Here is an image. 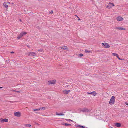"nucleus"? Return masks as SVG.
I'll use <instances>...</instances> for the list:
<instances>
[{"label":"nucleus","mask_w":128,"mask_h":128,"mask_svg":"<svg viewBox=\"0 0 128 128\" xmlns=\"http://www.w3.org/2000/svg\"><path fill=\"white\" fill-rule=\"evenodd\" d=\"M27 34V32H22L17 37L18 39H19L21 38L23 36L26 35Z\"/></svg>","instance_id":"f257e3e1"},{"label":"nucleus","mask_w":128,"mask_h":128,"mask_svg":"<svg viewBox=\"0 0 128 128\" xmlns=\"http://www.w3.org/2000/svg\"><path fill=\"white\" fill-rule=\"evenodd\" d=\"M115 98L114 96H112V98L110 99V101L109 102V104H110L112 105L115 102Z\"/></svg>","instance_id":"f03ea898"},{"label":"nucleus","mask_w":128,"mask_h":128,"mask_svg":"<svg viewBox=\"0 0 128 128\" xmlns=\"http://www.w3.org/2000/svg\"><path fill=\"white\" fill-rule=\"evenodd\" d=\"M102 46L105 48H108L110 47L109 44L106 42L103 43L102 44Z\"/></svg>","instance_id":"7ed1b4c3"},{"label":"nucleus","mask_w":128,"mask_h":128,"mask_svg":"<svg viewBox=\"0 0 128 128\" xmlns=\"http://www.w3.org/2000/svg\"><path fill=\"white\" fill-rule=\"evenodd\" d=\"M56 80H54L48 81V83L49 85L54 84H56Z\"/></svg>","instance_id":"20e7f679"},{"label":"nucleus","mask_w":128,"mask_h":128,"mask_svg":"<svg viewBox=\"0 0 128 128\" xmlns=\"http://www.w3.org/2000/svg\"><path fill=\"white\" fill-rule=\"evenodd\" d=\"M91 111V110L89 109L88 108H84L81 110V111L83 112H90Z\"/></svg>","instance_id":"39448f33"},{"label":"nucleus","mask_w":128,"mask_h":128,"mask_svg":"<svg viewBox=\"0 0 128 128\" xmlns=\"http://www.w3.org/2000/svg\"><path fill=\"white\" fill-rule=\"evenodd\" d=\"M114 6V5L113 3H110L107 6V8L108 9H110Z\"/></svg>","instance_id":"423d86ee"},{"label":"nucleus","mask_w":128,"mask_h":128,"mask_svg":"<svg viewBox=\"0 0 128 128\" xmlns=\"http://www.w3.org/2000/svg\"><path fill=\"white\" fill-rule=\"evenodd\" d=\"M28 54V56H35L36 55V54L34 52H32L28 53L26 54Z\"/></svg>","instance_id":"0eeeda50"},{"label":"nucleus","mask_w":128,"mask_h":128,"mask_svg":"<svg viewBox=\"0 0 128 128\" xmlns=\"http://www.w3.org/2000/svg\"><path fill=\"white\" fill-rule=\"evenodd\" d=\"M14 115L17 117H20L21 116V114L20 112H15L14 114Z\"/></svg>","instance_id":"6e6552de"},{"label":"nucleus","mask_w":128,"mask_h":128,"mask_svg":"<svg viewBox=\"0 0 128 128\" xmlns=\"http://www.w3.org/2000/svg\"><path fill=\"white\" fill-rule=\"evenodd\" d=\"M0 121L2 123H3L4 122H7L8 121V120L6 118H5L4 119L2 118L0 120Z\"/></svg>","instance_id":"1a4fd4ad"},{"label":"nucleus","mask_w":128,"mask_h":128,"mask_svg":"<svg viewBox=\"0 0 128 128\" xmlns=\"http://www.w3.org/2000/svg\"><path fill=\"white\" fill-rule=\"evenodd\" d=\"M115 29L119 30H125L126 29L125 28L122 27H115Z\"/></svg>","instance_id":"9d476101"},{"label":"nucleus","mask_w":128,"mask_h":128,"mask_svg":"<svg viewBox=\"0 0 128 128\" xmlns=\"http://www.w3.org/2000/svg\"><path fill=\"white\" fill-rule=\"evenodd\" d=\"M66 87L68 88L69 89L72 90L73 89V87L72 85H69L66 86Z\"/></svg>","instance_id":"9b49d317"},{"label":"nucleus","mask_w":128,"mask_h":128,"mask_svg":"<svg viewBox=\"0 0 128 128\" xmlns=\"http://www.w3.org/2000/svg\"><path fill=\"white\" fill-rule=\"evenodd\" d=\"M117 20L118 21H120L123 20V18L122 17L119 16L117 18Z\"/></svg>","instance_id":"f8f14e48"},{"label":"nucleus","mask_w":128,"mask_h":128,"mask_svg":"<svg viewBox=\"0 0 128 128\" xmlns=\"http://www.w3.org/2000/svg\"><path fill=\"white\" fill-rule=\"evenodd\" d=\"M88 94H89L92 95L94 96H96L97 94V93L95 91H93L92 92L90 93L88 92Z\"/></svg>","instance_id":"ddd939ff"},{"label":"nucleus","mask_w":128,"mask_h":128,"mask_svg":"<svg viewBox=\"0 0 128 128\" xmlns=\"http://www.w3.org/2000/svg\"><path fill=\"white\" fill-rule=\"evenodd\" d=\"M63 92L64 94H67L70 93V90H64Z\"/></svg>","instance_id":"4468645a"},{"label":"nucleus","mask_w":128,"mask_h":128,"mask_svg":"<svg viewBox=\"0 0 128 128\" xmlns=\"http://www.w3.org/2000/svg\"><path fill=\"white\" fill-rule=\"evenodd\" d=\"M115 125L118 128L120 127L121 126V124L120 123H116Z\"/></svg>","instance_id":"2eb2a0df"},{"label":"nucleus","mask_w":128,"mask_h":128,"mask_svg":"<svg viewBox=\"0 0 128 128\" xmlns=\"http://www.w3.org/2000/svg\"><path fill=\"white\" fill-rule=\"evenodd\" d=\"M56 115L58 116H64V114L63 113H60V114L58 113V112H56Z\"/></svg>","instance_id":"dca6fc26"},{"label":"nucleus","mask_w":128,"mask_h":128,"mask_svg":"<svg viewBox=\"0 0 128 128\" xmlns=\"http://www.w3.org/2000/svg\"><path fill=\"white\" fill-rule=\"evenodd\" d=\"M61 48L64 50H68V48H67L66 46H63L61 47Z\"/></svg>","instance_id":"f3484780"},{"label":"nucleus","mask_w":128,"mask_h":128,"mask_svg":"<svg viewBox=\"0 0 128 128\" xmlns=\"http://www.w3.org/2000/svg\"><path fill=\"white\" fill-rule=\"evenodd\" d=\"M24 126L28 128H30L31 127V125L30 124H24Z\"/></svg>","instance_id":"a211bd4d"},{"label":"nucleus","mask_w":128,"mask_h":128,"mask_svg":"<svg viewBox=\"0 0 128 128\" xmlns=\"http://www.w3.org/2000/svg\"><path fill=\"white\" fill-rule=\"evenodd\" d=\"M4 6L6 8H8V6L7 5L6 2H4Z\"/></svg>","instance_id":"6ab92c4d"},{"label":"nucleus","mask_w":128,"mask_h":128,"mask_svg":"<svg viewBox=\"0 0 128 128\" xmlns=\"http://www.w3.org/2000/svg\"><path fill=\"white\" fill-rule=\"evenodd\" d=\"M112 54L114 56H116L117 57L118 56V55L116 54H115V53H113Z\"/></svg>","instance_id":"aec40b11"},{"label":"nucleus","mask_w":128,"mask_h":128,"mask_svg":"<svg viewBox=\"0 0 128 128\" xmlns=\"http://www.w3.org/2000/svg\"><path fill=\"white\" fill-rule=\"evenodd\" d=\"M33 111H39V110H41V108H39L36 109V110H33Z\"/></svg>","instance_id":"412c9836"},{"label":"nucleus","mask_w":128,"mask_h":128,"mask_svg":"<svg viewBox=\"0 0 128 128\" xmlns=\"http://www.w3.org/2000/svg\"><path fill=\"white\" fill-rule=\"evenodd\" d=\"M77 127H78V128H85L84 126H80V125L78 126H77Z\"/></svg>","instance_id":"4be33fe9"},{"label":"nucleus","mask_w":128,"mask_h":128,"mask_svg":"<svg viewBox=\"0 0 128 128\" xmlns=\"http://www.w3.org/2000/svg\"><path fill=\"white\" fill-rule=\"evenodd\" d=\"M85 52L86 53H89L90 52H91L90 51H88L87 50H86Z\"/></svg>","instance_id":"5701e85b"},{"label":"nucleus","mask_w":128,"mask_h":128,"mask_svg":"<svg viewBox=\"0 0 128 128\" xmlns=\"http://www.w3.org/2000/svg\"><path fill=\"white\" fill-rule=\"evenodd\" d=\"M41 108V110H44L46 109V108L45 107H43L42 108Z\"/></svg>","instance_id":"b1692460"},{"label":"nucleus","mask_w":128,"mask_h":128,"mask_svg":"<svg viewBox=\"0 0 128 128\" xmlns=\"http://www.w3.org/2000/svg\"><path fill=\"white\" fill-rule=\"evenodd\" d=\"M83 55L82 54H79L78 56H79L82 57L83 56Z\"/></svg>","instance_id":"393cba45"},{"label":"nucleus","mask_w":128,"mask_h":128,"mask_svg":"<svg viewBox=\"0 0 128 128\" xmlns=\"http://www.w3.org/2000/svg\"><path fill=\"white\" fill-rule=\"evenodd\" d=\"M71 125V124H65V126H70Z\"/></svg>","instance_id":"a878e982"},{"label":"nucleus","mask_w":128,"mask_h":128,"mask_svg":"<svg viewBox=\"0 0 128 128\" xmlns=\"http://www.w3.org/2000/svg\"><path fill=\"white\" fill-rule=\"evenodd\" d=\"M49 13L50 14H53V11H52L51 12H50Z\"/></svg>","instance_id":"bb28decb"},{"label":"nucleus","mask_w":128,"mask_h":128,"mask_svg":"<svg viewBox=\"0 0 128 128\" xmlns=\"http://www.w3.org/2000/svg\"><path fill=\"white\" fill-rule=\"evenodd\" d=\"M67 120V121H68L69 122H70V121H72V120Z\"/></svg>","instance_id":"cd10ccee"},{"label":"nucleus","mask_w":128,"mask_h":128,"mask_svg":"<svg viewBox=\"0 0 128 128\" xmlns=\"http://www.w3.org/2000/svg\"><path fill=\"white\" fill-rule=\"evenodd\" d=\"M38 51L40 52H43V50L42 49H40L38 50Z\"/></svg>","instance_id":"c85d7f7f"},{"label":"nucleus","mask_w":128,"mask_h":128,"mask_svg":"<svg viewBox=\"0 0 128 128\" xmlns=\"http://www.w3.org/2000/svg\"><path fill=\"white\" fill-rule=\"evenodd\" d=\"M117 58H118V59L119 60H121V59L119 57V56H118L117 57Z\"/></svg>","instance_id":"c756f323"},{"label":"nucleus","mask_w":128,"mask_h":128,"mask_svg":"<svg viewBox=\"0 0 128 128\" xmlns=\"http://www.w3.org/2000/svg\"><path fill=\"white\" fill-rule=\"evenodd\" d=\"M11 91L13 92H16V90H11Z\"/></svg>","instance_id":"7c9ffc66"},{"label":"nucleus","mask_w":128,"mask_h":128,"mask_svg":"<svg viewBox=\"0 0 128 128\" xmlns=\"http://www.w3.org/2000/svg\"><path fill=\"white\" fill-rule=\"evenodd\" d=\"M125 104H126V105H127L128 106V103L125 102Z\"/></svg>","instance_id":"2f4dec72"},{"label":"nucleus","mask_w":128,"mask_h":128,"mask_svg":"<svg viewBox=\"0 0 128 128\" xmlns=\"http://www.w3.org/2000/svg\"><path fill=\"white\" fill-rule=\"evenodd\" d=\"M16 92H17L18 93H20V91H16Z\"/></svg>","instance_id":"473e14b6"},{"label":"nucleus","mask_w":128,"mask_h":128,"mask_svg":"<svg viewBox=\"0 0 128 128\" xmlns=\"http://www.w3.org/2000/svg\"><path fill=\"white\" fill-rule=\"evenodd\" d=\"M11 54H13L14 53V52H11Z\"/></svg>","instance_id":"72a5a7b5"},{"label":"nucleus","mask_w":128,"mask_h":128,"mask_svg":"<svg viewBox=\"0 0 128 128\" xmlns=\"http://www.w3.org/2000/svg\"><path fill=\"white\" fill-rule=\"evenodd\" d=\"M80 18H78V20H80Z\"/></svg>","instance_id":"f704fd0d"},{"label":"nucleus","mask_w":128,"mask_h":128,"mask_svg":"<svg viewBox=\"0 0 128 128\" xmlns=\"http://www.w3.org/2000/svg\"><path fill=\"white\" fill-rule=\"evenodd\" d=\"M27 46L28 48H30V46H28H28Z\"/></svg>","instance_id":"c9c22d12"},{"label":"nucleus","mask_w":128,"mask_h":128,"mask_svg":"<svg viewBox=\"0 0 128 128\" xmlns=\"http://www.w3.org/2000/svg\"><path fill=\"white\" fill-rule=\"evenodd\" d=\"M66 124V123H64V124H63V125H65V124Z\"/></svg>","instance_id":"e433bc0d"},{"label":"nucleus","mask_w":128,"mask_h":128,"mask_svg":"<svg viewBox=\"0 0 128 128\" xmlns=\"http://www.w3.org/2000/svg\"><path fill=\"white\" fill-rule=\"evenodd\" d=\"M3 88L2 87H0V88Z\"/></svg>","instance_id":"4c0bfd02"},{"label":"nucleus","mask_w":128,"mask_h":128,"mask_svg":"<svg viewBox=\"0 0 128 128\" xmlns=\"http://www.w3.org/2000/svg\"><path fill=\"white\" fill-rule=\"evenodd\" d=\"M8 4H10V2H8Z\"/></svg>","instance_id":"58836bf2"},{"label":"nucleus","mask_w":128,"mask_h":128,"mask_svg":"<svg viewBox=\"0 0 128 128\" xmlns=\"http://www.w3.org/2000/svg\"><path fill=\"white\" fill-rule=\"evenodd\" d=\"M20 22H22V20L21 19H20Z\"/></svg>","instance_id":"ea45409f"},{"label":"nucleus","mask_w":128,"mask_h":128,"mask_svg":"<svg viewBox=\"0 0 128 128\" xmlns=\"http://www.w3.org/2000/svg\"><path fill=\"white\" fill-rule=\"evenodd\" d=\"M37 124V125H39V124H38V123H37V124Z\"/></svg>","instance_id":"a19ab883"},{"label":"nucleus","mask_w":128,"mask_h":128,"mask_svg":"<svg viewBox=\"0 0 128 128\" xmlns=\"http://www.w3.org/2000/svg\"><path fill=\"white\" fill-rule=\"evenodd\" d=\"M75 16L77 17H78V16L77 15H76Z\"/></svg>","instance_id":"79ce46f5"},{"label":"nucleus","mask_w":128,"mask_h":128,"mask_svg":"<svg viewBox=\"0 0 128 128\" xmlns=\"http://www.w3.org/2000/svg\"><path fill=\"white\" fill-rule=\"evenodd\" d=\"M121 60H124V59H121Z\"/></svg>","instance_id":"37998d69"},{"label":"nucleus","mask_w":128,"mask_h":128,"mask_svg":"<svg viewBox=\"0 0 128 128\" xmlns=\"http://www.w3.org/2000/svg\"><path fill=\"white\" fill-rule=\"evenodd\" d=\"M77 18H79L78 16V17H77Z\"/></svg>","instance_id":"c03bdc74"},{"label":"nucleus","mask_w":128,"mask_h":128,"mask_svg":"<svg viewBox=\"0 0 128 128\" xmlns=\"http://www.w3.org/2000/svg\"><path fill=\"white\" fill-rule=\"evenodd\" d=\"M77 18H79L78 16V17H77Z\"/></svg>","instance_id":"a18cd8bd"}]
</instances>
